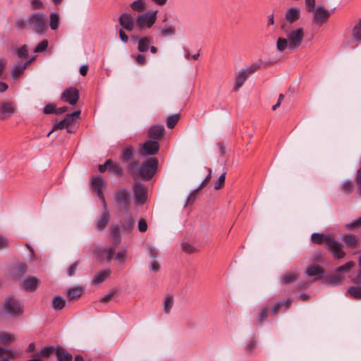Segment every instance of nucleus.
Returning a JSON list of instances; mask_svg holds the SVG:
<instances>
[{"mask_svg": "<svg viewBox=\"0 0 361 361\" xmlns=\"http://www.w3.org/2000/svg\"><path fill=\"white\" fill-rule=\"evenodd\" d=\"M281 28L286 34V37L278 38L276 41L277 49L282 52L288 48L290 50L298 49L302 44L305 37L303 28H292L287 23H283Z\"/></svg>", "mask_w": 361, "mask_h": 361, "instance_id": "nucleus-1", "label": "nucleus"}, {"mask_svg": "<svg viewBox=\"0 0 361 361\" xmlns=\"http://www.w3.org/2000/svg\"><path fill=\"white\" fill-rule=\"evenodd\" d=\"M157 166V159L152 157L145 161L141 166L137 161L130 162L128 166V170L133 172L134 178L140 176L144 179L149 180L156 173Z\"/></svg>", "mask_w": 361, "mask_h": 361, "instance_id": "nucleus-2", "label": "nucleus"}, {"mask_svg": "<svg viewBox=\"0 0 361 361\" xmlns=\"http://www.w3.org/2000/svg\"><path fill=\"white\" fill-rule=\"evenodd\" d=\"M26 23L38 34H43L47 30L46 16L44 13H35L30 15Z\"/></svg>", "mask_w": 361, "mask_h": 361, "instance_id": "nucleus-3", "label": "nucleus"}, {"mask_svg": "<svg viewBox=\"0 0 361 361\" xmlns=\"http://www.w3.org/2000/svg\"><path fill=\"white\" fill-rule=\"evenodd\" d=\"M157 11H151L139 14L135 18L136 26L140 30L151 28L157 18Z\"/></svg>", "mask_w": 361, "mask_h": 361, "instance_id": "nucleus-4", "label": "nucleus"}, {"mask_svg": "<svg viewBox=\"0 0 361 361\" xmlns=\"http://www.w3.org/2000/svg\"><path fill=\"white\" fill-rule=\"evenodd\" d=\"M259 66L257 64H252L247 68L241 69L235 78V85L233 87V90L238 91L239 88L244 84L247 78L253 73H255Z\"/></svg>", "mask_w": 361, "mask_h": 361, "instance_id": "nucleus-5", "label": "nucleus"}, {"mask_svg": "<svg viewBox=\"0 0 361 361\" xmlns=\"http://www.w3.org/2000/svg\"><path fill=\"white\" fill-rule=\"evenodd\" d=\"M133 192L135 195V203L137 205L144 204L147 200V188L141 183L136 182L134 184Z\"/></svg>", "mask_w": 361, "mask_h": 361, "instance_id": "nucleus-6", "label": "nucleus"}, {"mask_svg": "<svg viewBox=\"0 0 361 361\" xmlns=\"http://www.w3.org/2000/svg\"><path fill=\"white\" fill-rule=\"evenodd\" d=\"M4 309L7 313L12 316H17L23 312L19 302L14 298L8 297L4 302Z\"/></svg>", "mask_w": 361, "mask_h": 361, "instance_id": "nucleus-7", "label": "nucleus"}, {"mask_svg": "<svg viewBox=\"0 0 361 361\" xmlns=\"http://www.w3.org/2000/svg\"><path fill=\"white\" fill-rule=\"evenodd\" d=\"M312 13H314L313 22L318 25L326 23L331 16V12L322 6H317Z\"/></svg>", "mask_w": 361, "mask_h": 361, "instance_id": "nucleus-8", "label": "nucleus"}, {"mask_svg": "<svg viewBox=\"0 0 361 361\" xmlns=\"http://www.w3.org/2000/svg\"><path fill=\"white\" fill-rule=\"evenodd\" d=\"M114 200L122 208L128 209L130 204V193L126 189L119 190L115 195Z\"/></svg>", "mask_w": 361, "mask_h": 361, "instance_id": "nucleus-9", "label": "nucleus"}, {"mask_svg": "<svg viewBox=\"0 0 361 361\" xmlns=\"http://www.w3.org/2000/svg\"><path fill=\"white\" fill-rule=\"evenodd\" d=\"M159 149V145L157 141L149 140L142 144L140 151L142 156L154 155Z\"/></svg>", "mask_w": 361, "mask_h": 361, "instance_id": "nucleus-10", "label": "nucleus"}, {"mask_svg": "<svg viewBox=\"0 0 361 361\" xmlns=\"http://www.w3.org/2000/svg\"><path fill=\"white\" fill-rule=\"evenodd\" d=\"M115 251L114 247H99L95 250L94 253L101 260L109 262L114 257Z\"/></svg>", "mask_w": 361, "mask_h": 361, "instance_id": "nucleus-11", "label": "nucleus"}, {"mask_svg": "<svg viewBox=\"0 0 361 361\" xmlns=\"http://www.w3.org/2000/svg\"><path fill=\"white\" fill-rule=\"evenodd\" d=\"M118 22L120 25L128 32L133 31L136 25L135 19L128 13H122L118 18Z\"/></svg>", "mask_w": 361, "mask_h": 361, "instance_id": "nucleus-12", "label": "nucleus"}, {"mask_svg": "<svg viewBox=\"0 0 361 361\" xmlns=\"http://www.w3.org/2000/svg\"><path fill=\"white\" fill-rule=\"evenodd\" d=\"M326 247L331 250L336 259H342L345 257V252L342 250L341 243L333 237Z\"/></svg>", "mask_w": 361, "mask_h": 361, "instance_id": "nucleus-13", "label": "nucleus"}, {"mask_svg": "<svg viewBox=\"0 0 361 361\" xmlns=\"http://www.w3.org/2000/svg\"><path fill=\"white\" fill-rule=\"evenodd\" d=\"M61 99L64 102H68L71 105H74L78 101L79 92L75 87L68 88L62 94Z\"/></svg>", "mask_w": 361, "mask_h": 361, "instance_id": "nucleus-14", "label": "nucleus"}, {"mask_svg": "<svg viewBox=\"0 0 361 361\" xmlns=\"http://www.w3.org/2000/svg\"><path fill=\"white\" fill-rule=\"evenodd\" d=\"M16 111V106L12 102H1L0 103V119L10 117Z\"/></svg>", "mask_w": 361, "mask_h": 361, "instance_id": "nucleus-15", "label": "nucleus"}, {"mask_svg": "<svg viewBox=\"0 0 361 361\" xmlns=\"http://www.w3.org/2000/svg\"><path fill=\"white\" fill-rule=\"evenodd\" d=\"M300 18V9L298 7L289 8L285 14V22L290 26Z\"/></svg>", "mask_w": 361, "mask_h": 361, "instance_id": "nucleus-16", "label": "nucleus"}, {"mask_svg": "<svg viewBox=\"0 0 361 361\" xmlns=\"http://www.w3.org/2000/svg\"><path fill=\"white\" fill-rule=\"evenodd\" d=\"M164 127L162 125H154L151 126L147 132L148 137L154 141L161 140L164 134Z\"/></svg>", "mask_w": 361, "mask_h": 361, "instance_id": "nucleus-17", "label": "nucleus"}, {"mask_svg": "<svg viewBox=\"0 0 361 361\" xmlns=\"http://www.w3.org/2000/svg\"><path fill=\"white\" fill-rule=\"evenodd\" d=\"M92 188L96 191L97 195L99 197V199L102 201L103 204L105 205V199L102 191V187L104 185V181L102 177L100 176H94L92 178L91 181Z\"/></svg>", "mask_w": 361, "mask_h": 361, "instance_id": "nucleus-18", "label": "nucleus"}, {"mask_svg": "<svg viewBox=\"0 0 361 361\" xmlns=\"http://www.w3.org/2000/svg\"><path fill=\"white\" fill-rule=\"evenodd\" d=\"M35 59V57H32L31 59L26 61L25 63H19L13 66L11 75L13 80H18L19 77L23 74L27 67Z\"/></svg>", "mask_w": 361, "mask_h": 361, "instance_id": "nucleus-19", "label": "nucleus"}, {"mask_svg": "<svg viewBox=\"0 0 361 361\" xmlns=\"http://www.w3.org/2000/svg\"><path fill=\"white\" fill-rule=\"evenodd\" d=\"M104 206L105 210L102 212L101 215L99 216V219L96 222L95 226L98 231L104 230L109 224L110 220V214L108 210L106 209V204Z\"/></svg>", "mask_w": 361, "mask_h": 361, "instance_id": "nucleus-20", "label": "nucleus"}, {"mask_svg": "<svg viewBox=\"0 0 361 361\" xmlns=\"http://www.w3.org/2000/svg\"><path fill=\"white\" fill-rule=\"evenodd\" d=\"M333 237L330 234L325 235L324 233H314L311 236V240L314 244H325L327 245Z\"/></svg>", "mask_w": 361, "mask_h": 361, "instance_id": "nucleus-21", "label": "nucleus"}, {"mask_svg": "<svg viewBox=\"0 0 361 361\" xmlns=\"http://www.w3.org/2000/svg\"><path fill=\"white\" fill-rule=\"evenodd\" d=\"M54 352H55V348L53 346H46L39 353H35L33 358L29 361H41L40 358L47 359Z\"/></svg>", "mask_w": 361, "mask_h": 361, "instance_id": "nucleus-22", "label": "nucleus"}, {"mask_svg": "<svg viewBox=\"0 0 361 361\" xmlns=\"http://www.w3.org/2000/svg\"><path fill=\"white\" fill-rule=\"evenodd\" d=\"M55 354L58 361H72V355L61 346H57L55 348Z\"/></svg>", "mask_w": 361, "mask_h": 361, "instance_id": "nucleus-23", "label": "nucleus"}, {"mask_svg": "<svg viewBox=\"0 0 361 361\" xmlns=\"http://www.w3.org/2000/svg\"><path fill=\"white\" fill-rule=\"evenodd\" d=\"M324 273V269L319 265H313L308 267L306 270V274L309 276H314V280L320 279Z\"/></svg>", "mask_w": 361, "mask_h": 361, "instance_id": "nucleus-24", "label": "nucleus"}, {"mask_svg": "<svg viewBox=\"0 0 361 361\" xmlns=\"http://www.w3.org/2000/svg\"><path fill=\"white\" fill-rule=\"evenodd\" d=\"M158 32L160 37H166L174 35L176 32V30L174 25L166 24L164 26L159 27Z\"/></svg>", "mask_w": 361, "mask_h": 361, "instance_id": "nucleus-25", "label": "nucleus"}, {"mask_svg": "<svg viewBox=\"0 0 361 361\" xmlns=\"http://www.w3.org/2000/svg\"><path fill=\"white\" fill-rule=\"evenodd\" d=\"M151 43V39L148 37H142L137 41V50L144 53L148 51L149 44Z\"/></svg>", "mask_w": 361, "mask_h": 361, "instance_id": "nucleus-26", "label": "nucleus"}, {"mask_svg": "<svg viewBox=\"0 0 361 361\" xmlns=\"http://www.w3.org/2000/svg\"><path fill=\"white\" fill-rule=\"evenodd\" d=\"M110 269H106L101 272L97 273L92 279V282L94 284H100L104 281L110 276Z\"/></svg>", "mask_w": 361, "mask_h": 361, "instance_id": "nucleus-27", "label": "nucleus"}, {"mask_svg": "<svg viewBox=\"0 0 361 361\" xmlns=\"http://www.w3.org/2000/svg\"><path fill=\"white\" fill-rule=\"evenodd\" d=\"M174 304V298L171 294L166 295L163 302V310L166 314H169Z\"/></svg>", "mask_w": 361, "mask_h": 361, "instance_id": "nucleus-28", "label": "nucleus"}, {"mask_svg": "<svg viewBox=\"0 0 361 361\" xmlns=\"http://www.w3.org/2000/svg\"><path fill=\"white\" fill-rule=\"evenodd\" d=\"M16 353L0 347V361H8L11 359H17Z\"/></svg>", "mask_w": 361, "mask_h": 361, "instance_id": "nucleus-29", "label": "nucleus"}, {"mask_svg": "<svg viewBox=\"0 0 361 361\" xmlns=\"http://www.w3.org/2000/svg\"><path fill=\"white\" fill-rule=\"evenodd\" d=\"M341 240L348 246L355 247L358 243V238L352 233L344 234L341 237Z\"/></svg>", "mask_w": 361, "mask_h": 361, "instance_id": "nucleus-30", "label": "nucleus"}, {"mask_svg": "<svg viewBox=\"0 0 361 361\" xmlns=\"http://www.w3.org/2000/svg\"><path fill=\"white\" fill-rule=\"evenodd\" d=\"M83 289L82 287H75L68 290L67 298L69 300H75L78 299L82 294Z\"/></svg>", "mask_w": 361, "mask_h": 361, "instance_id": "nucleus-31", "label": "nucleus"}, {"mask_svg": "<svg viewBox=\"0 0 361 361\" xmlns=\"http://www.w3.org/2000/svg\"><path fill=\"white\" fill-rule=\"evenodd\" d=\"M146 4L145 0H135L130 4V8L133 11L141 13L145 10Z\"/></svg>", "mask_w": 361, "mask_h": 361, "instance_id": "nucleus-32", "label": "nucleus"}, {"mask_svg": "<svg viewBox=\"0 0 361 361\" xmlns=\"http://www.w3.org/2000/svg\"><path fill=\"white\" fill-rule=\"evenodd\" d=\"M60 16L58 13L52 12L49 15V26L52 30H56L59 25Z\"/></svg>", "mask_w": 361, "mask_h": 361, "instance_id": "nucleus-33", "label": "nucleus"}, {"mask_svg": "<svg viewBox=\"0 0 361 361\" xmlns=\"http://www.w3.org/2000/svg\"><path fill=\"white\" fill-rule=\"evenodd\" d=\"M291 302L292 300L290 299L278 302L271 308V314L275 315L277 312L284 306H286V308H288L290 306Z\"/></svg>", "mask_w": 361, "mask_h": 361, "instance_id": "nucleus-34", "label": "nucleus"}, {"mask_svg": "<svg viewBox=\"0 0 361 361\" xmlns=\"http://www.w3.org/2000/svg\"><path fill=\"white\" fill-rule=\"evenodd\" d=\"M38 281L35 277H29L24 281V288L29 291H33L36 289Z\"/></svg>", "mask_w": 361, "mask_h": 361, "instance_id": "nucleus-35", "label": "nucleus"}, {"mask_svg": "<svg viewBox=\"0 0 361 361\" xmlns=\"http://www.w3.org/2000/svg\"><path fill=\"white\" fill-rule=\"evenodd\" d=\"M66 304V300L59 295L54 297L52 300V307L55 310H62Z\"/></svg>", "mask_w": 361, "mask_h": 361, "instance_id": "nucleus-36", "label": "nucleus"}, {"mask_svg": "<svg viewBox=\"0 0 361 361\" xmlns=\"http://www.w3.org/2000/svg\"><path fill=\"white\" fill-rule=\"evenodd\" d=\"M352 37L355 42H361V19L353 27L352 30Z\"/></svg>", "mask_w": 361, "mask_h": 361, "instance_id": "nucleus-37", "label": "nucleus"}, {"mask_svg": "<svg viewBox=\"0 0 361 361\" xmlns=\"http://www.w3.org/2000/svg\"><path fill=\"white\" fill-rule=\"evenodd\" d=\"M298 277V274L294 272H288L282 276L281 283L283 285L289 284L295 281Z\"/></svg>", "mask_w": 361, "mask_h": 361, "instance_id": "nucleus-38", "label": "nucleus"}, {"mask_svg": "<svg viewBox=\"0 0 361 361\" xmlns=\"http://www.w3.org/2000/svg\"><path fill=\"white\" fill-rule=\"evenodd\" d=\"M135 220L131 215L126 218L122 224V229L126 232H131L134 228Z\"/></svg>", "mask_w": 361, "mask_h": 361, "instance_id": "nucleus-39", "label": "nucleus"}, {"mask_svg": "<svg viewBox=\"0 0 361 361\" xmlns=\"http://www.w3.org/2000/svg\"><path fill=\"white\" fill-rule=\"evenodd\" d=\"M347 292L352 298L361 300V286H350Z\"/></svg>", "mask_w": 361, "mask_h": 361, "instance_id": "nucleus-40", "label": "nucleus"}, {"mask_svg": "<svg viewBox=\"0 0 361 361\" xmlns=\"http://www.w3.org/2000/svg\"><path fill=\"white\" fill-rule=\"evenodd\" d=\"M343 280V277L340 275V274H337L336 272V274L331 275L326 278V282L329 284L339 285L342 283Z\"/></svg>", "mask_w": 361, "mask_h": 361, "instance_id": "nucleus-41", "label": "nucleus"}, {"mask_svg": "<svg viewBox=\"0 0 361 361\" xmlns=\"http://www.w3.org/2000/svg\"><path fill=\"white\" fill-rule=\"evenodd\" d=\"M111 234L114 241L116 244H119L121 242V237L120 235V228L118 226L113 225L111 227Z\"/></svg>", "mask_w": 361, "mask_h": 361, "instance_id": "nucleus-42", "label": "nucleus"}, {"mask_svg": "<svg viewBox=\"0 0 361 361\" xmlns=\"http://www.w3.org/2000/svg\"><path fill=\"white\" fill-rule=\"evenodd\" d=\"M134 149L130 146L124 149L122 152V158L123 161H128L133 159Z\"/></svg>", "mask_w": 361, "mask_h": 361, "instance_id": "nucleus-43", "label": "nucleus"}, {"mask_svg": "<svg viewBox=\"0 0 361 361\" xmlns=\"http://www.w3.org/2000/svg\"><path fill=\"white\" fill-rule=\"evenodd\" d=\"M80 111L78 110V111H74L73 113L68 114L66 115V116L65 117V118L63 120L66 123V124L68 126L69 129H70V126L72 124V123L73 122V121L76 118H78L80 116Z\"/></svg>", "mask_w": 361, "mask_h": 361, "instance_id": "nucleus-44", "label": "nucleus"}, {"mask_svg": "<svg viewBox=\"0 0 361 361\" xmlns=\"http://www.w3.org/2000/svg\"><path fill=\"white\" fill-rule=\"evenodd\" d=\"M16 338L13 334L1 331L0 332V341L2 343H8L14 341Z\"/></svg>", "mask_w": 361, "mask_h": 361, "instance_id": "nucleus-45", "label": "nucleus"}, {"mask_svg": "<svg viewBox=\"0 0 361 361\" xmlns=\"http://www.w3.org/2000/svg\"><path fill=\"white\" fill-rule=\"evenodd\" d=\"M16 54L18 59H26L28 56V50L26 45H23L16 49Z\"/></svg>", "mask_w": 361, "mask_h": 361, "instance_id": "nucleus-46", "label": "nucleus"}, {"mask_svg": "<svg viewBox=\"0 0 361 361\" xmlns=\"http://www.w3.org/2000/svg\"><path fill=\"white\" fill-rule=\"evenodd\" d=\"M345 228L346 230L351 231L355 228H361V217H359L356 220L348 223L345 225Z\"/></svg>", "mask_w": 361, "mask_h": 361, "instance_id": "nucleus-47", "label": "nucleus"}, {"mask_svg": "<svg viewBox=\"0 0 361 361\" xmlns=\"http://www.w3.org/2000/svg\"><path fill=\"white\" fill-rule=\"evenodd\" d=\"M109 171L118 176H121L123 174V170L121 167L118 164H114L112 161L109 166Z\"/></svg>", "mask_w": 361, "mask_h": 361, "instance_id": "nucleus-48", "label": "nucleus"}, {"mask_svg": "<svg viewBox=\"0 0 361 361\" xmlns=\"http://www.w3.org/2000/svg\"><path fill=\"white\" fill-rule=\"evenodd\" d=\"M257 340L255 338H250L247 342L245 348V350L247 353H250L252 352L254 349L257 348Z\"/></svg>", "mask_w": 361, "mask_h": 361, "instance_id": "nucleus-49", "label": "nucleus"}, {"mask_svg": "<svg viewBox=\"0 0 361 361\" xmlns=\"http://www.w3.org/2000/svg\"><path fill=\"white\" fill-rule=\"evenodd\" d=\"M355 266V263L353 262H348L345 264L339 267L336 269V272L341 274V272H348Z\"/></svg>", "mask_w": 361, "mask_h": 361, "instance_id": "nucleus-50", "label": "nucleus"}, {"mask_svg": "<svg viewBox=\"0 0 361 361\" xmlns=\"http://www.w3.org/2000/svg\"><path fill=\"white\" fill-rule=\"evenodd\" d=\"M179 120V115H172L169 116L166 120V126L169 128H173L176 125Z\"/></svg>", "mask_w": 361, "mask_h": 361, "instance_id": "nucleus-51", "label": "nucleus"}, {"mask_svg": "<svg viewBox=\"0 0 361 361\" xmlns=\"http://www.w3.org/2000/svg\"><path fill=\"white\" fill-rule=\"evenodd\" d=\"M127 258V250L123 249L115 255V259L121 263H124Z\"/></svg>", "mask_w": 361, "mask_h": 361, "instance_id": "nucleus-52", "label": "nucleus"}, {"mask_svg": "<svg viewBox=\"0 0 361 361\" xmlns=\"http://www.w3.org/2000/svg\"><path fill=\"white\" fill-rule=\"evenodd\" d=\"M268 317V307H264L261 308L257 314V320L259 322H262L265 320Z\"/></svg>", "mask_w": 361, "mask_h": 361, "instance_id": "nucleus-53", "label": "nucleus"}, {"mask_svg": "<svg viewBox=\"0 0 361 361\" xmlns=\"http://www.w3.org/2000/svg\"><path fill=\"white\" fill-rule=\"evenodd\" d=\"M354 188V184L350 180H345L342 184V190L345 193H350Z\"/></svg>", "mask_w": 361, "mask_h": 361, "instance_id": "nucleus-54", "label": "nucleus"}, {"mask_svg": "<svg viewBox=\"0 0 361 361\" xmlns=\"http://www.w3.org/2000/svg\"><path fill=\"white\" fill-rule=\"evenodd\" d=\"M48 41L47 39L42 40L40 43L37 44V46L35 48L34 51L35 53H39L44 51L48 47Z\"/></svg>", "mask_w": 361, "mask_h": 361, "instance_id": "nucleus-55", "label": "nucleus"}, {"mask_svg": "<svg viewBox=\"0 0 361 361\" xmlns=\"http://www.w3.org/2000/svg\"><path fill=\"white\" fill-rule=\"evenodd\" d=\"M225 178H226V173H223L214 184V187L215 190H219L223 187V185L225 183Z\"/></svg>", "mask_w": 361, "mask_h": 361, "instance_id": "nucleus-56", "label": "nucleus"}, {"mask_svg": "<svg viewBox=\"0 0 361 361\" xmlns=\"http://www.w3.org/2000/svg\"><path fill=\"white\" fill-rule=\"evenodd\" d=\"M63 128H66L67 129V131L68 133H71V130L68 128V126L66 124V123L64 121V120H62L60 122H59L58 123H56L53 130L51 131H50L47 136H49L51 135V133L55 130V129H63Z\"/></svg>", "mask_w": 361, "mask_h": 361, "instance_id": "nucleus-57", "label": "nucleus"}, {"mask_svg": "<svg viewBox=\"0 0 361 361\" xmlns=\"http://www.w3.org/2000/svg\"><path fill=\"white\" fill-rule=\"evenodd\" d=\"M181 247L182 250L188 254H192L197 251V250L188 243H182Z\"/></svg>", "mask_w": 361, "mask_h": 361, "instance_id": "nucleus-58", "label": "nucleus"}, {"mask_svg": "<svg viewBox=\"0 0 361 361\" xmlns=\"http://www.w3.org/2000/svg\"><path fill=\"white\" fill-rule=\"evenodd\" d=\"M305 8L309 13L314 11L315 8V0H305Z\"/></svg>", "mask_w": 361, "mask_h": 361, "instance_id": "nucleus-59", "label": "nucleus"}, {"mask_svg": "<svg viewBox=\"0 0 361 361\" xmlns=\"http://www.w3.org/2000/svg\"><path fill=\"white\" fill-rule=\"evenodd\" d=\"M208 175L207 177L202 180V182L200 183V186L198 187V190H202L204 187H205L210 181L212 178V169H208Z\"/></svg>", "mask_w": 361, "mask_h": 361, "instance_id": "nucleus-60", "label": "nucleus"}, {"mask_svg": "<svg viewBox=\"0 0 361 361\" xmlns=\"http://www.w3.org/2000/svg\"><path fill=\"white\" fill-rule=\"evenodd\" d=\"M30 3L32 9H42L44 7V4L41 0H32Z\"/></svg>", "mask_w": 361, "mask_h": 361, "instance_id": "nucleus-61", "label": "nucleus"}, {"mask_svg": "<svg viewBox=\"0 0 361 361\" xmlns=\"http://www.w3.org/2000/svg\"><path fill=\"white\" fill-rule=\"evenodd\" d=\"M200 190H198V188H197L196 190H193L192 192H191L189 195V196L188 197V199H187V203H193L196 199V197L199 192Z\"/></svg>", "mask_w": 361, "mask_h": 361, "instance_id": "nucleus-62", "label": "nucleus"}, {"mask_svg": "<svg viewBox=\"0 0 361 361\" xmlns=\"http://www.w3.org/2000/svg\"><path fill=\"white\" fill-rule=\"evenodd\" d=\"M78 265V262H75L73 263L67 269V274L69 276H72L75 274L77 267Z\"/></svg>", "mask_w": 361, "mask_h": 361, "instance_id": "nucleus-63", "label": "nucleus"}, {"mask_svg": "<svg viewBox=\"0 0 361 361\" xmlns=\"http://www.w3.org/2000/svg\"><path fill=\"white\" fill-rule=\"evenodd\" d=\"M147 229V224L144 219H141L138 221V230L140 232H145Z\"/></svg>", "mask_w": 361, "mask_h": 361, "instance_id": "nucleus-64", "label": "nucleus"}]
</instances>
